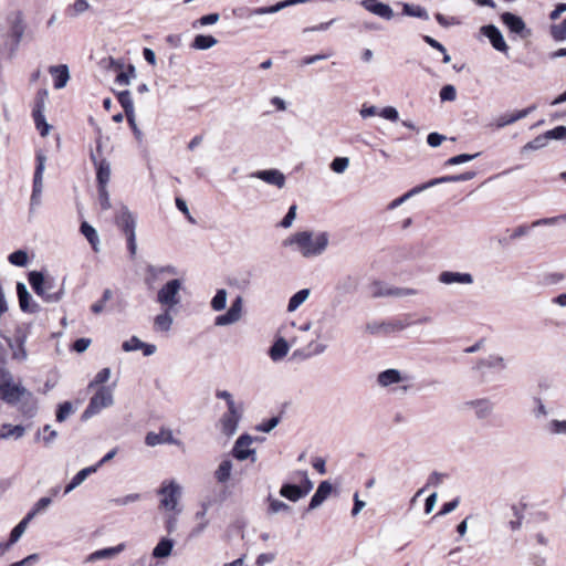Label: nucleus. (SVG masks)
<instances>
[{"instance_id": "aec40b11", "label": "nucleus", "mask_w": 566, "mask_h": 566, "mask_svg": "<svg viewBox=\"0 0 566 566\" xmlns=\"http://www.w3.org/2000/svg\"><path fill=\"white\" fill-rule=\"evenodd\" d=\"M438 281L444 285H471L474 279L472 274L468 272L442 271L438 276Z\"/></svg>"}, {"instance_id": "338daca9", "label": "nucleus", "mask_w": 566, "mask_h": 566, "mask_svg": "<svg viewBox=\"0 0 566 566\" xmlns=\"http://www.w3.org/2000/svg\"><path fill=\"white\" fill-rule=\"evenodd\" d=\"M219 19H220L219 13H210V14L203 15L200 19H198L197 21H195L192 23V27L197 28L198 25H200V27L212 25V24L217 23L219 21Z\"/></svg>"}, {"instance_id": "774afa93", "label": "nucleus", "mask_w": 566, "mask_h": 566, "mask_svg": "<svg viewBox=\"0 0 566 566\" xmlns=\"http://www.w3.org/2000/svg\"><path fill=\"white\" fill-rule=\"evenodd\" d=\"M457 98V90L453 85H444L440 91V99L442 102H452Z\"/></svg>"}, {"instance_id": "bb28decb", "label": "nucleus", "mask_w": 566, "mask_h": 566, "mask_svg": "<svg viewBox=\"0 0 566 566\" xmlns=\"http://www.w3.org/2000/svg\"><path fill=\"white\" fill-rule=\"evenodd\" d=\"M333 486L328 481H322L313 494L306 512L317 509L332 493Z\"/></svg>"}, {"instance_id": "4d7b16f0", "label": "nucleus", "mask_w": 566, "mask_h": 566, "mask_svg": "<svg viewBox=\"0 0 566 566\" xmlns=\"http://www.w3.org/2000/svg\"><path fill=\"white\" fill-rule=\"evenodd\" d=\"M74 411L73 405L70 401H64L59 405L56 410V421L63 422Z\"/></svg>"}, {"instance_id": "473e14b6", "label": "nucleus", "mask_w": 566, "mask_h": 566, "mask_svg": "<svg viewBox=\"0 0 566 566\" xmlns=\"http://www.w3.org/2000/svg\"><path fill=\"white\" fill-rule=\"evenodd\" d=\"M174 547V541L167 537H163L153 549V556L155 558H166L171 554Z\"/></svg>"}, {"instance_id": "2f4dec72", "label": "nucleus", "mask_w": 566, "mask_h": 566, "mask_svg": "<svg viewBox=\"0 0 566 566\" xmlns=\"http://www.w3.org/2000/svg\"><path fill=\"white\" fill-rule=\"evenodd\" d=\"M280 495L292 502H297L304 497L301 486L292 483H283L280 489Z\"/></svg>"}, {"instance_id": "72a5a7b5", "label": "nucleus", "mask_w": 566, "mask_h": 566, "mask_svg": "<svg viewBox=\"0 0 566 566\" xmlns=\"http://www.w3.org/2000/svg\"><path fill=\"white\" fill-rule=\"evenodd\" d=\"M124 547H125L124 544H118L117 546H114V547H107V548L95 551L87 557V560L93 562V560L114 557L115 555L119 554L124 549Z\"/></svg>"}, {"instance_id": "6e6552de", "label": "nucleus", "mask_w": 566, "mask_h": 566, "mask_svg": "<svg viewBox=\"0 0 566 566\" xmlns=\"http://www.w3.org/2000/svg\"><path fill=\"white\" fill-rule=\"evenodd\" d=\"M181 281L174 279L168 281L157 293V302L167 308H172L180 303L179 292Z\"/></svg>"}, {"instance_id": "052dcab7", "label": "nucleus", "mask_w": 566, "mask_h": 566, "mask_svg": "<svg viewBox=\"0 0 566 566\" xmlns=\"http://www.w3.org/2000/svg\"><path fill=\"white\" fill-rule=\"evenodd\" d=\"M281 421V418L279 416L272 417L268 420L262 421L256 426V430L260 432H270L272 431Z\"/></svg>"}, {"instance_id": "3c124183", "label": "nucleus", "mask_w": 566, "mask_h": 566, "mask_svg": "<svg viewBox=\"0 0 566 566\" xmlns=\"http://www.w3.org/2000/svg\"><path fill=\"white\" fill-rule=\"evenodd\" d=\"M8 261L14 266H27L29 263V255L24 250H17L9 254Z\"/></svg>"}, {"instance_id": "09e8293b", "label": "nucleus", "mask_w": 566, "mask_h": 566, "mask_svg": "<svg viewBox=\"0 0 566 566\" xmlns=\"http://www.w3.org/2000/svg\"><path fill=\"white\" fill-rule=\"evenodd\" d=\"M32 520L29 518L28 515H25L11 531L10 533V539H11V543H17L20 537L23 535V533L25 532L29 523L31 522Z\"/></svg>"}, {"instance_id": "79ce46f5", "label": "nucleus", "mask_w": 566, "mask_h": 566, "mask_svg": "<svg viewBox=\"0 0 566 566\" xmlns=\"http://www.w3.org/2000/svg\"><path fill=\"white\" fill-rule=\"evenodd\" d=\"M402 13L408 17H416L423 20L429 19L427 10L419 4L403 3Z\"/></svg>"}, {"instance_id": "393cba45", "label": "nucleus", "mask_w": 566, "mask_h": 566, "mask_svg": "<svg viewBox=\"0 0 566 566\" xmlns=\"http://www.w3.org/2000/svg\"><path fill=\"white\" fill-rule=\"evenodd\" d=\"M122 348L126 353L142 350L144 356H151L157 349L154 344L144 343L137 336H132L129 339L125 340Z\"/></svg>"}, {"instance_id": "58836bf2", "label": "nucleus", "mask_w": 566, "mask_h": 566, "mask_svg": "<svg viewBox=\"0 0 566 566\" xmlns=\"http://www.w3.org/2000/svg\"><path fill=\"white\" fill-rule=\"evenodd\" d=\"M232 462L229 459L222 460L214 472V478L219 483H226L230 480Z\"/></svg>"}, {"instance_id": "7c9ffc66", "label": "nucleus", "mask_w": 566, "mask_h": 566, "mask_svg": "<svg viewBox=\"0 0 566 566\" xmlns=\"http://www.w3.org/2000/svg\"><path fill=\"white\" fill-rule=\"evenodd\" d=\"M289 349V343L283 337H279L270 347L269 356L273 361H280L287 355Z\"/></svg>"}, {"instance_id": "f8f14e48", "label": "nucleus", "mask_w": 566, "mask_h": 566, "mask_svg": "<svg viewBox=\"0 0 566 566\" xmlns=\"http://www.w3.org/2000/svg\"><path fill=\"white\" fill-rule=\"evenodd\" d=\"M112 391H96L91 398L88 406L84 410L82 418L90 419L98 413L102 409L113 405Z\"/></svg>"}, {"instance_id": "a878e982", "label": "nucleus", "mask_w": 566, "mask_h": 566, "mask_svg": "<svg viewBox=\"0 0 566 566\" xmlns=\"http://www.w3.org/2000/svg\"><path fill=\"white\" fill-rule=\"evenodd\" d=\"M145 443L149 447H155L158 444H179V441H177L171 430L169 429H161L158 433L156 432H148L145 438Z\"/></svg>"}, {"instance_id": "4c0bfd02", "label": "nucleus", "mask_w": 566, "mask_h": 566, "mask_svg": "<svg viewBox=\"0 0 566 566\" xmlns=\"http://www.w3.org/2000/svg\"><path fill=\"white\" fill-rule=\"evenodd\" d=\"M90 8L91 4L87 0H75L66 8L65 13L69 18L75 19L85 13Z\"/></svg>"}, {"instance_id": "412c9836", "label": "nucleus", "mask_w": 566, "mask_h": 566, "mask_svg": "<svg viewBox=\"0 0 566 566\" xmlns=\"http://www.w3.org/2000/svg\"><path fill=\"white\" fill-rule=\"evenodd\" d=\"M116 224L125 233L132 235L136 233V218L127 207H122L115 218Z\"/></svg>"}, {"instance_id": "39448f33", "label": "nucleus", "mask_w": 566, "mask_h": 566, "mask_svg": "<svg viewBox=\"0 0 566 566\" xmlns=\"http://www.w3.org/2000/svg\"><path fill=\"white\" fill-rule=\"evenodd\" d=\"M0 400L15 407L27 418H32L36 412L32 391H0Z\"/></svg>"}, {"instance_id": "4be33fe9", "label": "nucleus", "mask_w": 566, "mask_h": 566, "mask_svg": "<svg viewBox=\"0 0 566 566\" xmlns=\"http://www.w3.org/2000/svg\"><path fill=\"white\" fill-rule=\"evenodd\" d=\"M417 291L415 289L408 287H392L382 285L380 283H375L373 287V295L376 297L381 296H395V297H406L416 295Z\"/></svg>"}, {"instance_id": "9d476101", "label": "nucleus", "mask_w": 566, "mask_h": 566, "mask_svg": "<svg viewBox=\"0 0 566 566\" xmlns=\"http://www.w3.org/2000/svg\"><path fill=\"white\" fill-rule=\"evenodd\" d=\"M163 496L160 504L169 511H175L181 494V488L175 481L164 482L158 491Z\"/></svg>"}, {"instance_id": "f704fd0d", "label": "nucleus", "mask_w": 566, "mask_h": 566, "mask_svg": "<svg viewBox=\"0 0 566 566\" xmlns=\"http://www.w3.org/2000/svg\"><path fill=\"white\" fill-rule=\"evenodd\" d=\"M310 289H302L293 294L287 303V312H295L310 297Z\"/></svg>"}, {"instance_id": "cd10ccee", "label": "nucleus", "mask_w": 566, "mask_h": 566, "mask_svg": "<svg viewBox=\"0 0 566 566\" xmlns=\"http://www.w3.org/2000/svg\"><path fill=\"white\" fill-rule=\"evenodd\" d=\"M50 74L53 76L54 88L61 90L66 86L70 80L69 67L65 64L51 66L49 69Z\"/></svg>"}, {"instance_id": "6ab92c4d", "label": "nucleus", "mask_w": 566, "mask_h": 566, "mask_svg": "<svg viewBox=\"0 0 566 566\" xmlns=\"http://www.w3.org/2000/svg\"><path fill=\"white\" fill-rule=\"evenodd\" d=\"M535 108H536V106L532 105V106L526 107L524 109H520V111H515V112H512V113L502 114V115L497 116L494 119L493 126L496 129L504 128V127H506L509 125H512V124L516 123L520 119L525 118L533 111H535Z\"/></svg>"}, {"instance_id": "a211bd4d", "label": "nucleus", "mask_w": 566, "mask_h": 566, "mask_svg": "<svg viewBox=\"0 0 566 566\" xmlns=\"http://www.w3.org/2000/svg\"><path fill=\"white\" fill-rule=\"evenodd\" d=\"M251 178L260 179L268 185L277 187L279 189H282L286 182L284 174L275 168L254 171L251 174Z\"/></svg>"}, {"instance_id": "c85d7f7f", "label": "nucleus", "mask_w": 566, "mask_h": 566, "mask_svg": "<svg viewBox=\"0 0 566 566\" xmlns=\"http://www.w3.org/2000/svg\"><path fill=\"white\" fill-rule=\"evenodd\" d=\"M91 160L96 167V179L98 182V186H107L109 178H111V166L109 164L103 159L97 160L94 153H91Z\"/></svg>"}, {"instance_id": "e2e57ef3", "label": "nucleus", "mask_w": 566, "mask_h": 566, "mask_svg": "<svg viewBox=\"0 0 566 566\" xmlns=\"http://www.w3.org/2000/svg\"><path fill=\"white\" fill-rule=\"evenodd\" d=\"M551 34L556 41L566 40V21L551 27Z\"/></svg>"}, {"instance_id": "1a4fd4ad", "label": "nucleus", "mask_w": 566, "mask_h": 566, "mask_svg": "<svg viewBox=\"0 0 566 566\" xmlns=\"http://www.w3.org/2000/svg\"><path fill=\"white\" fill-rule=\"evenodd\" d=\"M36 166L33 177V189L30 199L31 208L41 203V196L43 190V174L45 170L46 156L42 151L36 153Z\"/></svg>"}, {"instance_id": "5fc2aeb1", "label": "nucleus", "mask_w": 566, "mask_h": 566, "mask_svg": "<svg viewBox=\"0 0 566 566\" xmlns=\"http://www.w3.org/2000/svg\"><path fill=\"white\" fill-rule=\"evenodd\" d=\"M547 144H548V140L544 133V134L535 137L533 140L526 143L523 146L522 151L526 153V151H531V150H537V149L544 148Z\"/></svg>"}, {"instance_id": "49530a36", "label": "nucleus", "mask_w": 566, "mask_h": 566, "mask_svg": "<svg viewBox=\"0 0 566 566\" xmlns=\"http://www.w3.org/2000/svg\"><path fill=\"white\" fill-rule=\"evenodd\" d=\"M3 365L4 364H0V389H21L14 384L12 375Z\"/></svg>"}, {"instance_id": "dca6fc26", "label": "nucleus", "mask_w": 566, "mask_h": 566, "mask_svg": "<svg viewBox=\"0 0 566 566\" xmlns=\"http://www.w3.org/2000/svg\"><path fill=\"white\" fill-rule=\"evenodd\" d=\"M481 33L489 39L492 46L501 52L506 54L509 51V45L506 44L503 34L499 30L497 27L493 24L484 25L480 29Z\"/></svg>"}, {"instance_id": "c03bdc74", "label": "nucleus", "mask_w": 566, "mask_h": 566, "mask_svg": "<svg viewBox=\"0 0 566 566\" xmlns=\"http://www.w3.org/2000/svg\"><path fill=\"white\" fill-rule=\"evenodd\" d=\"M268 503H269V507H268L269 514H277L281 512L291 513V511H292V507L289 504H286L283 501H280L277 499H274L272 495L268 496Z\"/></svg>"}, {"instance_id": "bf43d9fd", "label": "nucleus", "mask_w": 566, "mask_h": 566, "mask_svg": "<svg viewBox=\"0 0 566 566\" xmlns=\"http://www.w3.org/2000/svg\"><path fill=\"white\" fill-rule=\"evenodd\" d=\"M96 471H97V467L91 465V467L84 468V469L80 470L72 478V481L74 482V484L80 486L87 479L88 475H91L92 473H95Z\"/></svg>"}, {"instance_id": "0e129e2a", "label": "nucleus", "mask_w": 566, "mask_h": 566, "mask_svg": "<svg viewBox=\"0 0 566 566\" xmlns=\"http://www.w3.org/2000/svg\"><path fill=\"white\" fill-rule=\"evenodd\" d=\"M547 140H565L566 139V126H557L551 130L545 132Z\"/></svg>"}, {"instance_id": "ddd939ff", "label": "nucleus", "mask_w": 566, "mask_h": 566, "mask_svg": "<svg viewBox=\"0 0 566 566\" xmlns=\"http://www.w3.org/2000/svg\"><path fill=\"white\" fill-rule=\"evenodd\" d=\"M501 21L511 33L520 36L521 39H526L532 34L531 30L526 27L524 20L514 13H502Z\"/></svg>"}, {"instance_id": "b1692460", "label": "nucleus", "mask_w": 566, "mask_h": 566, "mask_svg": "<svg viewBox=\"0 0 566 566\" xmlns=\"http://www.w3.org/2000/svg\"><path fill=\"white\" fill-rule=\"evenodd\" d=\"M463 406L467 409H472L478 419H486L494 408V403L488 398L465 401Z\"/></svg>"}, {"instance_id": "8fccbe9b", "label": "nucleus", "mask_w": 566, "mask_h": 566, "mask_svg": "<svg viewBox=\"0 0 566 566\" xmlns=\"http://www.w3.org/2000/svg\"><path fill=\"white\" fill-rule=\"evenodd\" d=\"M33 120L40 135L42 137L48 136L51 130V125L46 122L44 114H41V112L38 111L33 114Z\"/></svg>"}, {"instance_id": "13d9d810", "label": "nucleus", "mask_w": 566, "mask_h": 566, "mask_svg": "<svg viewBox=\"0 0 566 566\" xmlns=\"http://www.w3.org/2000/svg\"><path fill=\"white\" fill-rule=\"evenodd\" d=\"M349 166L348 157H336L331 163V169L336 174H343Z\"/></svg>"}, {"instance_id": "69168bd1", "label": "nucleus", "mask_w": 566, "mask_h": 566, "mask_svg": "<svg viewBox=\"0 0 566 566\" xmlns=\"http://www.w3.org/2000/svg\"><path fill=\"white\" fill-rule=\"evenodd\" d=\"M478 156H479V154H473V155L461 154V155L453 156V157L449 158L446 161V165H448V166L461 165V164H464V163L473 160Z\"/></svg>"}, {"instance_id": "6e6d98bb", "label": "nucleus", "mask_w": 566, "mask_h": 566, "mask_svg": "<svg viewBox=\"0 0 566 566\" xmlns=\"http://www.w3.org/2000/svg\"><path fill=\"white\" fill-rule=\"evenodd\" d=\"M533 409L532 412L536 419L547 418L549 415V410L546 408L541 398L535 397L533 399Z\"/></svg>"}, {"instance_id": "2eb2a0df", "label": "nucleus", "mask_w": 566, "mask_h": 566, "mask_svg": "<svg viewBox=\"0 0 566 566\" xmlns=\"http://www.w3.org/2000/svg\"><path fill=\"white\" fill-rule=\"evenodd\" d=\"M6 340L12 352V359L24 361L28 358L25 349L27 333L22 328H17L14 337H6Z\"/></svg>"}, {"instance_id": "ea45409f", "label": "nucleus", "mask_w": 566, "mask_h": 566, "mask_svg": "<svg viewBox=\"0 0 566 566\" xmlns=\"http://www.w3.org/2000/svg\"><path fill=\"white\" fill-rule=\"evenodd\" d=\"M218 40L212 35L198 34L195 36L191 46L195 50H208L214 46Z\"/></svg>"}, {"instance_id": "de8ad7c7", "label": "nucleus", "mask_w": 566, "mask_h": 566, "mask_svg": "<svg viewBox=\"0 0 566 566\" xmlns=\"http://www.w3.org/2000/svg\"><path fill=\"white\" fill-rule=\"evenodd\" d=\"M51 503L52 499L50 496H43L35 502V504L27 513V515L29 516V518L33 520L38 514L44 512L51 505Z\"/></svg>"}, {"instance_id": "0eeeda50", "label": "nucleus", "mask_w": 566, "mask_h": 566, "mask_svg": "<svg viewBox=\"0 0 566 566\" xmlns=\"http://www.w3.org/2000/svg\"><path fill=\"white\" fill-rule=\"evenodd\" d=\"M401 384V389H408L418 386L416 376L399 369L390 368L378 374L377 385L379 387H389Z\"/></svg>"}, {"instance_id": "9b49d317", "label": "nucleus", "mask_w": 566, "mask_h": 566, "mask_svg": "<svg viewBox=\"0 0 566 566\" xmlns=\"http://www.w3.org/2000/svg\"><path fill=\"white\" fill-rule=\"evenodd\" d=\"M252 442L253 438L250 434H241L234 442L231 451L232 455L239 461L250 459L254 463L256 461V451L251 448Z\"/></svg>"}, {"instance_id": "680f3d73", "label": "nucleus", "mask_w": 566, "mask_h": 566, "mask_svg": "<svg viewBox=\"0 0 566 566\" xmlns=\"http://www.w3.org/2000/svg\"><path fill=\"white\" fill-rule=\"evenodd\" d=\"M559 221H566V214H560V216H556V217L543 218V219L535 220L531 224V227L536 228L539 226H555Z\"/></svg>"}, {"instance_id": "603ef678", "label": "nucleus", "mask_w": 566, "mask_h": 566, "mask_svg": "<svg viewBox=\"0 0 566 566\" xmlns=\"http://www.w3.org/2000/svg\"><path fill=\"white\" fill-rule=\"evenodd\" d=\"M421 191L422 190H421L420 186L413 187L412 189H410L409 191H407L402 196H400V197L396 198L395 200H392L388 205V209L389 210H395L396 208H398L399 206L405 203L407 200H409L411 197L420 193Z\"/></svg>"}, {"instance_id": "c756f323", "label": "nucleus", "mask_w": 566, "mask_h": 566, "mask_svg": "<svg viewBox=\"0 0 566 566\" xmlns=\"http://www.w3.org/2000/svg\"><path fill=\"white\" fill-rule=\"evenodd\" d=\"M25 433V427L22 424H10L3 423L0 427V439L1 440H19Z\"/></svg>"}, {"instance_id": "4468645a", "label": "nucleus", "mask_w": 566, "mask_h": 566, "mask_svg": "<svg viewBox=\"0 0 566 566\" xmlns=\"http://www.w3.org/2000/svg\"><path fill=\"white\" fill-rule=\"evenodd\" d=\"M243 298L237 296L227 313L218 315L214 319L216 326H228L239 322L242 317Z\"/></svg>"}, {"instance_id": "c9c22d12", "label": "nucleus", "mask_w": 566, "mask_h": 566, "mask_svg": "<svg viewBox=\"0 0 566 566\" xmlns=\"http://www.w3.org/2000/svg\"><path fill=\"white\" fill-rule=\"evenodd\" d=\"M171 308H165V311L155 317V328L160 332H168L171 328L174 318L170 314Z\"/></svg>"}, {"instance_id": "7ed1b4c3", "label": "nucleus", "mask_w": 566, "mask_h": 566, "mask_svg": "<svg viewBox=\"0 0 566 566\" xmlns=\"http://www.w3.org/2000/svg\"><path fill=\"white\" fill-rule=\"evenodd\" d=\"M217 398L226 401L228 410L219 420L221 432L226 437H232L243 415V403L233 398L230 391H217Z\"/></svg>"}, {"instance_id": "423d86ee", "label": "nucleus", "mask_w": 566, "mask_h": 566, "mask_svg": "<svg viewBox=\"0 0 566 566\" xmlns=\"http://www.w3.org/2000/svg\"><path fill=\"white\" fill-rule=\"evenodd\" d=\"M509 368V359L497 353H492L486 357L480 358L475 361L473 369L488 377L490 375H501Z\"/></svg>"}, {"instance_id": "37998d69", "label": "nucleus", "mask_w": 566, "mask_h": 566, "mask_svg": "<svg viewBox=\"0 0 566 566\" xmlns=\"http://www.w3.org/2000/svg\"><path fill=\"white\" fill-rule=\"evenodd\" d=\"M228 292L224 289L217 290L210 301V306L214 312H221L227 307Z\"/></svg>"}, {"instance_id": "f3484780", "label": "nucleus", "mask_w": 566, "mask_h": 566, "mask_svg": "<svg viewBox=\"0 0 566 566\" xmlns=\"http://www.w3.org/2000/svg\"><path fill=\"white\" fill-rule=\"evenodd\" d=\"M359 4L371 14L384 20H391L395 15L392 8L379 0H361Z\"/></svg>"}, {"instance_id": "20e7f679", "label": "nucleus", "mask_w": 566, "mask_h": 566, "mask_svg": "<svg viewBox=\"0 0 566 566\" xmlns=\"http://www.w3.org/2000/svg\"><path fill=\"white\" fill-rule=\"evenodd\" d=\"M29 283L34 293L46 303H57L64 296V286L61 284L55 289L53 279H45L41 272L32 271L29 273Z\"/></svg>"}, {"instance_id": "e433bc0d", "label": "nucleus", "mask_w": 566, "mask_h": 566, "mask_svg": "<svg viewBox=\"0 0 566 566\" xmlns=\"http://www.w3.org/2000/svg\"><path fill=\"white\" fill-rule=\"evenodd\" d=\"M118 102L125 111L128 122H133L134 102L129 91H123L118 94Z\"/></svg>"}, {"instance_id": "864d4df0", "label": "nucleus", "mask_w": 566, "mask_h": 566, "mask_svg": "<svg viewBox=\"0 0 566 566\" xmlns=\"http://www.w3.org/2000/svg\"><path fill=\"white\" fill-rule=\"evenodd\" d=\"M545 430L551 434L566 436V420H551Z\"/></svg>"}, {"instance_id": "a19ab883", "label": "nucleus", "mask_w": 566, "mask_h": 566, "mask_svg": "<svg viewBox=\"0 0 566 566\" xmlns=\"http://www.w3.org/2000/svg\"><path fill=\"white\" fill-rule=\"evenodd\" d=\"M81 233L91 243L94 251H98L99 238L97 231L87 222L81 224Z\"/></svg>"}, {"instance_id": "5701e85b", "label": "nucleus", "mask_w": 566, "mask_h": 566, "mask_svg": "<svg viewBox=\"0 0 566 566\" xmlns=\"http://www.w3.org/2000/svg\"><path fill=\"white\" fill-rule=\"evenodd\" d=\"M17 294L19 300V306L22 312L34 314L40 311L39 304L32 300V296L29 293L27 285L24 283H17Z\"/></svg>"}, {"instance_id": "f257e3e1", "label": "nucleus", "mask_w": 566, "mask_h": 566, "mask_svg": "<svg viewBox=\"0 0 566 566\" xmlns=\"http://www.w3.org/2000/svg\"><path fill=\"white\" fill-rule=\"evenodd\" d=\"M331 234L327 231H298L283 241L284 247H290L305 259L321 256L328 249Z\"/></svg>"}, {"instance_id": "a18cd8bd", "label": "nucleus", "mask_w": 566, "mask_h": 566, "mask_svg": "<svg viewBox=\"0 0 566 566\" xmlns=\"http://www.w3.org/2000/svg\"><path fill=\"white\" fill-rule=\"evenodd\" d=\"M112 370L109 368L101 369L91 380L88 389H101L111 378Z\"/></svg>"}, {"instance_id": "f03ea898", "label": "nucleus", "mask_w": 566, "mask_h": 566, "mask_svg": "<svg viewBox=\"0 0 566 566\" xmlns=\"http://www.w3.org/2000/svg\"><path fill=\"white\" fill-rule=\"evenodd\" d=\"M8 30L0 34V53L12 57L23 39L27 25L21 12H12L7 18Z\"/></svg>"}]
</instances>
